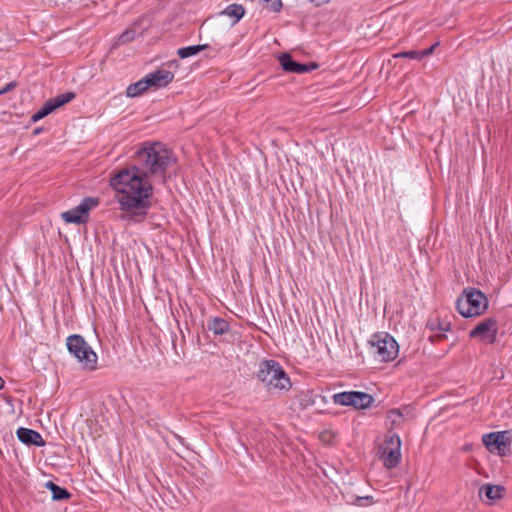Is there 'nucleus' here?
Returning a JSON list of instances; mask_svg holds the SVG:
<instances>
[{
	"label": "nucleus",
	"mask_w": 512,
	"mask_h": 512,
	"mask_svg": "<svg viewBox=\"0 0 512 512\" xmlns=\"http://www.w3.org/2000/svg\"><path fill=\"white\" fill-rule=\"evenodd\" d=\"M173 155L160 142H145L135 153L134 163L110 178V186L122 212L121 219L142 222L152 206L151 178L163 177Z\"/></svg>",
	"instance_id": "nucleus-1"
},
{
	"label": "nucleus",
	"mask_w": 512,
	"mask_h": 512,
	"mask_svg": "<svg viewBox=\"0 0 512 512\" xmlns=\"http://www.w3.org/2000/svg\"><path fill=\"white\" fill-rule=\"evenodd\" d=\"M258 380L269 392H286L291 388V381L282 366L275 360H264L259 364Z\"/></svg>",
	"instance_id": "nucleus-2"
},
{
	"label": "nucleus",
	"mask_w": 512,
	"mask_h": 512,
	"mask_svg": "<svg viewBox=\"0 0 512 512\" xmlns=\"http://www.w3.org/2000/svg\"><path fill=\"white\" fill-rule=\"evenodd\" d=\"M456 308L465 318L480 316L488 308V299L482 291L466 288L457 299Z\"/></svg>",
	"instance_id": "nucleus-3"
},
{
	"label": "nucleus",
	"mask_w": 512,
	"mask_h": 512,
	"mask_svg": "<svg viewBox=\"0 0 512 512\" xmlns=\"http://www.w3.org/2000/svg\"><path fill=\"white\" fill-rule=\"evenodd\" d=\"M66 345L69 353L78 360L82 368L90 371L96 369L97 355L81 335L68 336Z\"/></svg>",
	"instance_id": "nucleus-4"
},
{
	"label": "nucleus",
	"mask_w": 512,
	"mask_h": 512,
	"mask_svg": "<svg viewBox=\"0 0 512 512\" xmlns=\"http://www.w3.org/2000/svg\"><path fill=\"white\" fill-rule=\"evenodd\" d=\"M369 345L371 354L380 362L394 360L399 352V346L395 339L385 332L373 334Z\"/></svg>",
	"instance_id": "nucleus-5"
},
{
	"label": "nucleus",
	"mask_w": 512,
	"mask_h": 512,
	"mask_svg": "<svg viewBox=\"0 0 512 512\" xmlns=\"http://www.w3.org/2000/svg\"><path fill=\"white\" fill-rule=\"evenodd\" d=\"M379 457L388 469L398 466L401 460V439L399 435L392 433L386 436L384 443L379 447Z\"/></svg>",
	"instance_id": "nucleus-6"
},
{
	"label": "nucleus",
	"mask_w": 512,
	"mask_h": 512,
	"mask_svg": "<svg viewBox=\"0 0 512 512\" xmlns=\"http://www.w3.org/2000/svg\"><path fill=\"white\" fill-rule=\"evenodd\" d=\"M100 203L99 198L96 197H86L84 198L79 205L65 211L61 214V218L66 223L73 224H85L89 219V212L96 208Z\"/></svg>",
	"instance_id": "nucleus-7"
},
{
	"label": "nucleus",
	"mask_w": 512,
	"mask_h": 512,
	"mask_svg": "<svg viewBox=\"0 0 512 512\" xmlns=\"http://www.w3.org/2000/svg\"><path fill=\"white\" fill-rule=\"evenodd\" d=\"M498 334V321L493 318H486L479 322L470 332L469 337L477 339L486 344H494Z\"/></svg>",
	"instance_id": "nucleus-8"
},
{
	"label": "nucleus",
	"mask_w": 512,
	"mask_h": 512,
	"mask_svg": "<svg viewBox=\"0 0 512 512\" xmlns=\"http://www.w3.org/2000/svg\"><path fill=\"white\" fill-rule=\"evenodd\" d=\"M278 59L283 70L290 73L303 74L318 67L315 63L301 64L295 62L288 53L281 54Z\"/></svg>",
	"instance_id": "nucleus-9"
},
{
	"label": "nucleus",
	"mask_w": 512,
	"mask_h": 512,
	"mask_svg": "<svg viewBox=\"0 0 512 512\" xmlns=\"http://www.w3.org/2000/svg\"><path fill=\"white\" fill-rule=\"evenodd\" d=\"M483 443L490 452L502 454L508 444L505 432L490 433L483 436Z\"/></svg>",
	"instance_id": "nucleus-10"
},
{
	"label": "nucleus",
	"mask_w": 512,
	"mask_h": 512,
	"mask_svg": "<svg viewBox=\"0 0 512 512\" xmlns=\"http://www.w3.org/2000/svg\"><path fill=\"white\" fill-rule=\"evenodd\" d=\"M150 88H161L167 86L174 79L171 71L159 69L146 75Z\"/></svg>",
	"instance_id": "nucleus-11"
},
{
	"label": "nucleus",
	"mask_w": 512,
	"mask_h": 512,
	"mask_svg": "<svg viewBox=\"0 0 512 512\" xmlns=\"http://www.w3.org/2000/svg\"><path fill=\"white\" fill-rule=\"evenodd\" d=\"M16 434L18 439L26 445H35L38 447L45 445L41 434L35 430L21 427L18 428Z\"/></svg>",
	"instance_id": "nucleus-12"
},
{
	"label": "nucleus",
	"mask_w": 512,
	"mask_h": 512,
	"mask_svg": "<svg viewBox=\"0 0 512 512\" xmlns=\"http://www.w3.org/2000/svg\"><path fill=\"white\" fill-rule=\"evenodd\" d=\"M75 98V93L73 92H66L60 95H57L54 98H50L47 100L42 108H44L45 112L49 115L56 109L62 107L63 105L69 103Z\"/></svg>",
	"instance_id": "nucleus-13"
},
{
	"label": "nucleus",
	"mask_w": 512,
	"mask_h": 512,
	"mask_svg": "<svg viewBox=\"0 0 512 512\" xmlns=\"http://www.w3.org/2000/svg\"><path fill=\"white\" fill-rule=\"evenodd\" d=\"M483 494L489 500V504H492L504 497L505 488L501 485L484 484L479 489V496L482 497Z\"/></svg>",
	"instance_id": "nucleus-14"
},
{
	"label": "nucleus",
	"mask_w": 512,
	"mask_h": 512,
	"mask_svg": "<svg viewBox=\"0 0 512 512\" xmlns=\"http://www.w3.org/2000/svg\"><path fill=\"white\" fill-rule=\"evenodd\" d=\"M429 328L434 331L435 334L432 336L434 340H442L445 338V332L450 331L451 323L445 319L436 318L429 321Z\"/></svg>",
	"instance_id": "nucleus-15"
},
{
	"label": "nucleus",
	"mask_w": 512,
	"mask_h": 512,
	"mask_svg": "<svg viewBox=\"0 0 512 512\" xmlns=\"http://www.w3.org/2000/svg\"><path fill=\"white\" fill-rule=\"evenodd\" d=\"M352 406L356 409L368 408L373 403V397L365 392L352 391Z\"/></svg>",
	"instance_id": "nucleus-16"
},
{
	"label": "nucleus",
	"mask_w": 512,
	"mask_h": 512,
	"mask_svg": "<svg viewBox=\"0 0 512 512\" xmlns=\"http://www.w3.org/2000/svg\"><path fill=\"white\" fill-rule=\"evenodd\" d=\"M150 88L146 76L139 81L130 84L126 89V95L130 98H134L142 95L145 91Z\"/></svg>",
	"instance_id": "nucleus-17"
},
{
	"label": "nucleus",
	"mask_w": 512,
	"mask_h": 512,
	"mask_svg": "<svg viewBox=\"0 0 512 512\" xmlns=\"http://www.w3.org/2000/svg\"><path fill=\"white\" fill-rule=\"evenodd\" d=\"M208 329L217 335H223L229 330V323L220 317H215L208 325Z\"/></svg>",
	"instance_id": "nucleus-18"
},
{
	"label": "nucleus",
	"mask_w": 512,
	"mask_h": 512,
	"mask_svg": "<svg viewBox=\"0 0 512 512\" xmlns=\"http://www.w3.org/2000/svg\"><path fill=\"white\" fill-rule=\"evenodd\" d=\"M45 486L52 492V498L54 500H64L70 498V493L66 489L56 485L52 481H48Z\"/></svg>",
	"instance_id": "nucleus-19"
},
{
	"label": "nucleus",
	"mask_w": 512,
	"mask_h": 512,
	"mask_svg": "<svg viewBox=\"0 0 512 512\" xmlns=\"http://www.w3.org/2000/svg\"><path fill=\"white\" fill-rule=\"evenodd\" d=\"M222 14L235 18L234 23H237L244 16L245 9L240 4H231L222 12Z\"/></svg>",
	"instance_id": "nucleus-20"
},
{
	"label": "nucleus",
	"mask_w": 512,
	"mask_h": 512,
	"mask_svg": "<svg viewBox=\"0 0 512 512\" xmlns=\"http://www.w3.org/2000/svg\"><path fill=\"white\" fill-rule=\"evenodd\" d=\"M207 48L208 44L188 46L178 49L177 54L180 58L184 59L196 55L200 51L205 50Z\"/></svg>",
	"instance_id": "nucleus-21"
},
{
	"label": "nucleus",
	"mask_w": 512,
	"mask_h": 512,
	"mask_svg": "<svg viewBox=\"0 0 512 512\" xmlns=\"http://www.w3.org/2000/svg\"><path fill=\"white\" fill-rule=\"evenodd\" d=\"M387 420L392 428L399 426L404 421V414L400 409H391L387 412Z\"/></svg>",
	"instance_id": "nucleus-22"
},
{
	"label": "nucleus",
	"mask_w": 512,
	"mask_h": 512,
	"mask_svg": "<svg viewBox=\"0 0 512 512\" xmlns=\"http://www.w3.org/2000/svg\"><path fill=\"white\" fill-rule=\"evenodd\" d=\"M352 391L341 392L333 395L335 404L342 406H352Z\"/></svg>",
	"instance_id": "nucleus-23"
},
{
	"label": "nucleus",
	"mask_w": 512,
	"mask_h": 512,
	"mask_svg": "<svg viewBox=\"0 0 512 512\" xmlns=\"http://www.w3.org/2000/svg\"><path fill=\"white\" fill-rule=\"evenodd\" d=\"M394 58L403 57L414 60H421L419 51H404L393 55Z\"/></svg>",
	"instance_id": "nucleus-24"
},
{
	"label": "nucleus",
	"mask_w": 512,
	"mask_h": 512,
	"mask_svg": "<svg viewBox=\"0 0 512 512\" xmlns=\"http://www.w3.org/2000/svg\"><path fill=\"white\" fill-rule=\"evenodd\" d=\"M135 37V31H125L124 33H122L119 38H118V43L119 44H125V43H128L130 42L131 40H133Z\"/></svg>",
	"instance_id": "nucleus-25"
},
{
	"label": "nucleus",
	"mask_w": 512,
	"mask_h": 512,
	"mask_svg": "<svg viewBox=\"0 0 512 512\" xmlns=\"http://www.w3.org/2000/svg\"><path fill=\"white\" fill-rule=\"evenodd\" d=\"M48 114L45 112L44 108H40L36 113H34L31 117V121L33 123L41 120L42 118L46 117Z\"/></svg>",
	"instance_id": "nucleus-26"
},
{
	"label": "nucleus",
	"mask_w": 512,
	"mask_h": 512,
	"mask_svg": "<svg viewBox=\"0 0 512 512\" xmlns=\"http://www.w3.org/2000/svg\"><path fill=\"white\" fill-rule=\"evenodd\" d=\"M16 87V82L12 81L8 84H6L2 89H0V95H3L11 90H13Z\"/></svg>",
	"instance_id": "nucleus-27"
},
{
	"label": "nucleus",
	"mask_w": 512,
	"mask_h": 512,
	"mask_svg": "<svg viewBox=\"0 0 512 512\" xmlns=\"http://www.w3.org/2000/svg\"><path fill=\"white\" fill-rule=\"evenodd\" d=\"M437 46V44H434L432 45L431 47L423 50V51H419L420 53V58L423 59L424 57H427L429 55H431L435 49V47Z\"/></svg>",
	"instance_id": "nucleus-28"
},
{
	"label": "nucleus",
	"mask_w": 512,
	"mask_h": 512,
	"mask_svg": "<svg viewBox=\"0 0 512 512\" xmlns=\"http://www.w3.org/2000/svg\"><path fill=\"white\" fill-rule=\"evenodd\" d=\"M3 386H4V380L0 376V390L3 388Z\"/></svg>",
	"instance_id": "nucleus-29"
},
{
	"label": "nucleus",
	"mask_w": 512,
	"mask_h": 512,
	"mask_svg": "<svg viewBox=\"0 0 512 512\" xmlns=\"http://www.w3.org/2000/svg\"><path fill=\"white\" fill-rule=\"evenodd\" d=\"M38 133H40V129L35 130V134H38Z\"/></svg>",
	"instance_id": "nucleus-30"
}]
</instances>
